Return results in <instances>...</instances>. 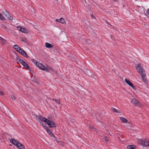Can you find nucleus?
Segmentation results:
<instances>
[{
	"instance_id": "36",
	"label": "nucleus",
	"mask_w": 149,
	"mask_h": 149,
	"mask_svg": "<svg viewBox=\"0 0 149 149\" xmlns=\"http://www.w3.org/2000/svg\"><path fill=\"white\" fill-rule=\"evenodd\" d=\"M0 94L1 95H3V93L2 92H1Z\"/></svg>"
},
{
	"instance_id": "20",
	"label": "nucleus",
	"mask_w": 149,
	"mask_h": 149,
	"mask_svg": "<svg viewBox=\"0 0 149 149\" xmlns=\"http://www.w3.org/2000/svg\"><path fill=\"white\" fill-rule=\"evenodd\" d=\"M6 17L9 20H12L13 19V17L10 14H9L8 15H7Z\"/></svg>"
},
{
	"instance_id": "16",
	"label": "nucleus",
	"mask_w": 149,
	"mask_h": 149,
	"mask_svg": "<svg viewBox=\"0 0 149 149\" xmlns=\"http://www.w3.org/2000/svg\"><path fill=\"white\" fill-rule=\"evenodd\" d=\"M45 47L48 48H51L53 47V46L51 44L46 42L45 43Z\"/></svg>"
},
{
	"instance_id": "17",
	"label": "nucleus",
	"mask_w": 149,
	"mask_h": 149,
	"mask_svg": "<svg viewBox=\"0 0 149 149\" xmlns=\"http://www.w3.org/2000/svg\"><path fill=\"white\" fill-rule=\"evenodd\" d=\"M20 50H19V53L22 55L23 56H25L27 55L25 52L21 48Z\"/></svg>"
},
{
	"instance_id": "10",
	"label": "nucleus",
	"mask_w": 149,
	"mask_h": 149,
	"mask_svg": "<svg viewBox=\"0 0 149 149\" xmlns=\"http://www.w3.org/2000/svg\"><path fill=\"white\" fill-rule=\"evenodd\" d=\"M56 21L58 22L61 23L63 24H66L65 21L63 18H61L59 19H56Z\"/></svg>"
},
{
	"instance_id": "15",
	"label": "nucleus",
	"mask_w": 149,
	"mask_h": 149,
	"mask_svg": "<svg viewBox=\"0 0 149 149\" xmlns=\"http://www.w3.org/2000/svg\"><path fill=\"white\" fill-rule=\"evenodd\" d=\"M16 146L19 149H25V147L22 144L19 142Z\"/></svg>"
},
{
	"instance_id": "8",
	"label": "nucleus",
	"mask_w": 149,
	"mask_h": 149,
	"mask_svg": "<svg viewBox=\"0 0 149 149\" xmlns=\"http://www.w3.org/2000/svg\"><path fill=\"white\" fill-rule=\"evenodd\" d=\"M17 28L20 31L24 33H29V31L26 29L22 28L20 26L17 27Z\"/></svg>"
},
{
	"instance_id": "33",
	"label": "nucleus",
	"mask_w": 149,
	"mask_h": 149,
	"mask_svg": "<svg viewBox=\"0 0 149 149\" xmlns=\"http://www.w3.org/2000/svg\"><path fill=\"white\" fill-rule=\"evenodd\" d=\"M105 140L106 141H109V139L107 137H105Z\"/></svg>"
},
{
	"instance_id": "38",
	"label": "nucleus",
	"mask_w": 149,
	"mask_h": 149,
	"mask_svg": "<svg viewBox=\"0 0 149 149\" xmlns=\"http://www.w3.org/2000/svg\"><path fill=\"white\" fill-rule=\"evenodd\" d=\"M4 28H6V26H5V27H4Z\"/></svg>"
},
{
	"instance_id": "14",
	"label": "nucleus",
	"mask_w": 149,
	"mask_h": 149,
	"mask_svg": "<svg viewBox=\"0 0 149 149\" xmlns=\"http://www.w3.org/2000/svg\"><path fill=\"white\" fill-rule=\"evenodd\" d=\"M120 121L123 123H126L127 122L128 120L127 119L122 117L119 118Z\"/></svg>"
},
{
	"instance_id": "30",
	"label": "nucleus",
	"mask_w": 149,
	"mask_h": 149,
	"mask_svg": "<svg viewBox=\"0 0 149 149\" xmlns=\"http://www.w3.org/2000/svg\"><path fill=\"white\" fill-rule=\"evenodd\" d=\"M26 38H22L21 39L22 41L24 42H26Z\"/></svg>"
},
{
	"instance_id": "35",
	"label": "nucleus",
	"mask_w": 149,
	"mask_h": 149,
	"mask_svg": "<svg viewBox=\"0 0 149 149\" xmlns=\"http://www.w3.org/2000/svg\"><path fill=\"white\" fill-rule=\"evenodd\" d=\"M21 49V48H20V49H18V51H17V52H19V50H20V49Z\"/></svg>"
},
{
	"instance_id": "31",
	"label": "nucleus",
	"mask_w": 149,
	"mask_h": 149,
	"mask_svg": "<svg viewBox=\"0 0 149 149\" xmlns=\"http://www.w3.org/2000/svg\"><path fill=\"white\" fill-rule=\"evenodd\" d=\"M48 70H51V71H52V72H54V70L52 69V68H51V67H49V68L48 69L47 68Z\"/></svg>"
},
{
	"instance_id": "39",
	"label": "nucleus",
	"mask_w": 149,
	"mask_h": 149,
	"mask_svg": "<svg viewBox=\"0 0 149 149\" xmlns=\"http://www.w3.org/2000/svg\"><path fill=\"white\" fill-rule=\"evenodd\" d=\"M84 1H85V2H86V1L85 0H84Z\"/></svg>"
},
{
	"instance_id": "25",
	"label": "nucleus",
	"mask_w": 149,
	"mask_h": 149,
	"mask_svg": "<svg viewBox=\"0 0 149 149\" xmlns=\"http://www.w3.org/2000/svg\"><path fill=\"white\" fill-rule=\"evenodd\" d=\"M112 110L114 112L117 113H120V112L119 111L117 110L115 108H112Z\"/></svg>"
},
{
	"instance_id": "23",
	"label": "nucleus",
	"mask_w": 149,
	"mask_h": 149,
	"mask_svg": "<svg viewBox=\"0 0 149 149\" xmlns=\"http://www.w3.org/2000/svg\"><path fill=\"white\" fill-rule=\"evenodd\" d=\"M52 100L53 101H55L56 102V103L57 104H61L59 100L53 99Z\"/></svg>"
},
{
	"instance_id": "28",
	"label": "nucleus",
	"mask_w": 149,
	"mask_h": 149,
	"mask_svg": "<svg viewBox=\"0 0 149 149\" xmlns=\"http://www.w3.org/2000/svg\"><path fill=\"white\" fill-rule=\"evenodd\" d=\"M55 139H56V141L58 143H59L60 145H63V142H62V141H58L57 139H56V138L55 137H54Z\"/></svg>"
},
{
	"instance_id": "24",
	"label": "nucleus",
	"mask_w": 149,
	"mask_h": 149,
	"mask_svg": "<svg viewBox=\"0 0 149 149\" xmlns=\"http://www.w3.org/2000/svg\"><path fill=\"white\" fill-rule=\"evenodd\" d=\"M13 47L16 50V51H18V49H20V47H19L17 45H15L14 46H13Z\"/></svg>"
},
{
	"instance_id": "2",
	"label": "nucleus",
	"mask_w": 149,
	"mask_h": 149,
	"mask_svg": "<svg viewBox=\"0 0 149 149\" xmlns=\"http://www.w3.org/2000/svg\"><path fill=\"white\" fill-rule=\"evenodd\" d=\"M42 120L44 122H45L47 124L50 128L54 127L56 126L55 124L54 121L49 120L46 118H42Z\"/></svg>"
},
{
	"instance_id": "37",
	"label": "nucleus",
	"mask_w": 149,
	"mask_h": 149,
	"mask_svg": "<svg viewBox=\"0 0 149 149\" xmlns=\"http://www.w3.org/2000/svg\"><path fill=\"white\" fill-rule=\"evenodd\" d=\"M54 138H55L54 137ZM54 141H56V139H55V138H54Z\"/></svg>"
},
{
	"instance_id": "4",
	"label": "nucleus",
	"mask_w": 149,
	"mask_h": 149,
	"mask_svg": "<svg viewBox=\"0 0 149 149\" xmlns=\"http://www.w3.org/2000/svg\"><path fill=\"white\" fill-rule=\"evenodd\" d=\"M132 104L134 106H139L140 105V102L136 99L133 98L130 101Z\"/></svg>"
},
{
	"instance_id": "34",
	"label": "nucleus",
	"mask_w": 149,
	"mask_h": 149,
	"mask_svg": "<svg viewBox=\"0 0 149 149\" xmlns=\"http://www.w3.org/2000/svg\"><path fill=\"white\" fill-rule=\"evenodd\" d=\"M147 14H148V15H149V9H148L147 10Z\"/></svg>"
},
{
	"instance_id": "12",
	"label": "nucleus",
	"mask_w": 149,
	"mask_h": 149,
	"mask_svg": "<svg viewBox=\"0 0 149 149\" xmlns=\"http://www.w3.org/2000/svg\"><path fill=\"white\" fill-rule=\"evenodd\" d=\"M16 60L17 63H19L18 62H19L23 66L26 63L24 61L20 59L18 57L17 58Z\"/></svg>"
},
{
	"instance_id": "27",
	"label": "nucleus",
	"mask_w": 149,
	"mask_h": 149,
	"mask_svg": "<svg viewBox=\"0 0 149 149\" xmlns=\"http://www.w3.org/2000/svg\"><path fill=\"white\" fill-rule=\"evenodd\" d=\"M25 68L27 70H29V67L27 63L25 64L24 65H23Z\"/></svg>"
},
{
	"instance_id": "32",
	"label": "nucleus",
	"mask_w": 149,
	"mask_h": 149,
	"mask_svg": "<svg viewBox=\"0 0 149 149\" xmlns=\"http://www.w3.org/2000/svg\"><path fill=\"white\" fill-rule=\"evenodd\" d=\"M89 127L90 129L93 130L94 129L93 127L92 126L90 125L89 126Z\"/></svg>"
},
{
	"instance_id": "6",
	"label": "nucleus",
	"mask_w": 149,
	"mask_h": 149,
	"mask_svg": "<svg viewBox=\"0 0 149 149\" xmlns=\"http://www.w3.org/2000/svg\"><path fill=\"white\" fill-rule=\"evenodd\" d=\"M136 69L138 71L140 74L145 72L143 70V67L140 64H138L136 66Z\"/></svg>"
},
{
	"instance_id": "19",
	"label": "nucleus",
	"mask_w": 149,
	"mask_h": 149,
	"mask_svg": "<svg viewBox=\"0 0 149 149\" xmlns=\"http://www.w3.org/2000/svg\"><path fill=\"white\" fill-rule=\"evenodd\" d=\"M6 42V40L0 37V42H1L2 44H4Z\"/></svg>"
},
{
	"instance_id": "5",
	"label": "nucleus",
	"mask_w": 149,
	"mask_h": 149,
	"mask_svg": "<svg viewBox=\"0 0 149 149\" xmlns=\"http://www.w3.org/2000/svg\"><path fill=\"white\" fill-rule=\"evenodd\" d=\"M40 123L42 125L43 127L45 128V129L47 131V133L49 134V135L50 136L52 137H55L53 134L51 132V130L49 129L48 128V127L46 126H44L43 124H42V123L40 122Z\"/></svg>"
},
{
	"instance_id": "1",
	"label": "nucleus",
	"mask_w": 149,
	"mask_h": 149,
	"mask_svg": "<svg viewBox=\"0 0 149 149\" xmlns=\"http://www.w3.org/2000/svg\"><path fill=\"white\" fill-rule=\"evenodd\" d=\"M31 61L36 65L40 69L45 71L46 72H48V70L42 64L38 62L37 61L34 60L32 59Z\"/></svg>"
},
{
	"instance_id": "29",
	"label": "nucleus",
	"mask_w": 149,
	"mask_h": 149,
	"mask_svg": "<svg viewBox=\"0 0 149 149\" xmlns=\"http://www.w3.org/2000/svg\"><path fill=\"white\" fill-rule=\"evenodd\" d=\"M10 96L11 99L13 100H15L16 98L15 96V95H11Z\"/></svg>"
},
{
	"instance_id": "11",
	"label": "nucleus",
	"mask_w": 149,
	"mask_h": 149,
	"mask_svg": "<svg viewBox=\"0 0 149 149\" xmlns=\"http://www.w3.org/2000/svg\"><path fill=\"white\" fill-rule=\"evenodd\" d=\"M10 141L11 143L16 146L19 143L18 141L13 139H11L10 140Z\"/></svg>"
},
{
	"instance_id": "7",
	"label": "nucleus",
	"mask_w": 149,
	"mask_h": 149,
	"mask_svg": "<svg viewBox=\"0 0 149 149\" xmlns=\"http://www.w3.org/2000/svg\"><path fill=\"white\" fill-rule=\"evenodd\" d=\"M125 80L126 83L131 87L134 90H136V87L133 85L132 83L129 80L125 79Z\"/></svg>"
},
{
	"instance_id": "22",
	"label": "nucleus",
	"mask_w": 149,
	"mask_h": 149,
	"mask_svg": "<svg viewBox=\"0 0 149 149\" xmlns=\"http://www.w3.org/2000/svg\"><path fill=\"white\" fill-rule=\"evenodd\" d=\"M3 13L6 17L7 15H8L9 14V13L6 10H4V11H3Z\"/></svg>"
},
{
	"instance_id": "21",
	"label": "nucleus",
	"mask_w": 149,
	"mask_h": 149,
	"mask_svg": "<svg viewBox=\"0 0 149 149\" xmlns=\"http://www.w3.org/2000/svg\"><path fill=\"white\" fill-rule=\"evenodd\" d=\"M6 17L9 20H12L13 19V17L10 14H9L8 15H7Z\"/></svg>"
},
{
	"instance_id": "3",
	"label": "nucleus",
	"mask_w": 149,
	"mask_h": 149,
	"mask_svg": "<svg viewBox=\"0 0 149 149\" xmlns=\"http://www.w3.org/2000/svg\"><path fill=\"white\" fill-rule=\"evenodd\" d=\"M138 143L146 147L149 146V141L147 139H140L138 141Z\"/></svg>"
},
{
	"instance_id": "18",
	"label": "nucleus",
	"mask_w": 149,
	"mask_h": 149,
	"mask_svg": "<svg viewBox=\"0 0 149 149\" xmlns=\"http://www.w3.org/2000/svg\"><path fill=\"white\" fill-rule=\"evenodd\" d=\"M127 149H136V147L133 145H129L127 146Z\"/></svg>"
},
{
	"instance_id": "26",
	"label": "nucleus",
	"mask_w": 149,
	"mask_h": 149,
	"mask_svg": "<svg viewBox=\"0 0 149 149\" xmlns=\"http://www.w3.org/2000/svg\"><path fill=\"white\" fill-rule=\"evenodd\" d=\"M0 19L2 20H5V18L0 13Z\"/></svg>"
},
{
	"instance_id": "13",
	"label": "nucleus",
	"mask_w": 149,
	"mask_h": 149,
	"mask_svg": "<svg viewBox=\"0 0 149 149\" xmlns=\"http://www.w3.org/2000/svg\"><path fill=\"white\" fill-rule=\"evenodd\" d=\"M16 60L17 63H19L18 62H19L23 66L26 63L24 61L20 59L18 57L17 58Z\"/></svg>"
},
{
	"instance_id": "9",
	"label": "nucleus",
	"mask_w": 149,
	"mask_h": 149,
	"mask_svg": "<svg viewBox=\"0 0 149 149\" xmlns=\"http://www.w3.org/2000/svg\"><path fill=\"white\" fill-rule=\"evenodd\" d=\"M142 78L143 81L146 83L148 82V81L146 79V74H145V72H143L140 74Z\"/></svg>"
}]
</instances>
